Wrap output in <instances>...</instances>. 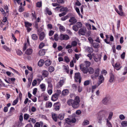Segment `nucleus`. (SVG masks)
Masks as SVG:
<instances>
[{
    "label": "nucleus",
    "instance_id": "38",
    "mask_svg": "<svg viewBox=\"0 0 127 127\" xmlns=\"http://www.w3.org/2000/svg\"><path fill=\"white\" fill-rule=\"evenodd\" d=\"M72 28L73 30L76 32L78 31L79 29L76 25H73L72 27Z\"/></svg>",
    "mask_w": 127,
    "mask_h": 127
},
{
    "label": "nucleus",
    "instance_id": "60",
    "mask_svg": "<svg viewBox=\"0 0 127 127\" xmlns=\"http://www.w3.org/2000/svg\"><path fill=\"white\" fill-rule=\"evenodd\" d=\"M40 124L38 122L36 123L35 124L34 127H40Z\"/></svg>",
    "mask_w": 127,
    "mask_h": 127
},
{
    "label": "nucleus",
    "instance_id": "51",
    "mask_svg": "<svg viewBox=\"0 0 127 127\" xmlns=\"http://www.w3.org/2000/svg\"><path fill=\"white\" fill-rule=\"evenodd\" d=\"M125 118V116L123 114H121L119 116V118L121 120H124Z\"/></svg>",
    "mask_w": 127,
    "mask_h": 127
},
{
    "label": "nucleus",
    "instance_id": "22",
    "mask_svg": "<svg viewBox=\"0 0 127 127\" xmlns=\"http://www.w3.org/2000/svg\"><path fill=\"white\" fill-rule=\"evenodd\" d=\"M58 118V116L56 114L54 113L52 114V118L53 120L55 122L57 121Z\"/></svg>",
    "mask_w": 127,
    "mask_h": 127
},
{
    "label": "nucleus",
    "instance_id": "40",
    "mask_svg": "<svg viewBox=\"0 0 127 127\" xmlns=\"http://www.w3.org/2000/svg\"><path fill=\"white\" fill-rule=\"evenodd\" d=\"M59 30L60 32L62 31H64L65 30V28L63 26H60L59 27Z\"/></svg>",
    "mask_w": 127,
    "mask_h": 127
},
{
    "label": "nucleus",
    "instance_id": "14",
    "mask_svg": "<svg viewBox=\"0 0 127 127\" xmlns=\"http://www.w3.org/2000/svg\"><path fill=\"white\" fill-rule=\"evenodd\" d=\"M45 35L44 32H42L39 34V39L40 41L43 40L44 39Z\"/></svg>",
    "mask_w": 127,
    "mask_h": 127
},
{
    "label": "nucleus",
    "instance_id": "43",
    "mask_svg": "<svg viewBox=\"0 0 127 127\" xmlns=\"http://www.w3.org/2000/svg\"><path fill=\"white\" fill-rule=\"evenodd\" d=\"M38 23L37 21H35V26L34 27L37 30V31L38 32H39V31L38 29Z\"/></svg>",
    "mask_w": 127,
    "mask_h": 127
},
{
    "label": "nucleus",
    "instance_id": "15",
    "mask_svg": "<svg viewBox=\"0 0 127 127\" xmlns=\"http://www.w3.org/2000/svg\"><path fill=\"white\" fill-rule=\"evenodd\" d=\"M42 73V76L44 78L47 77L49 74V72L48 71L46 70L43 71Z\"/></svg>",
    "mask_w": 127,
    "mask_h": 127
},
{
    "label": "nucleus",
    "instance_id": "36",
    "mask_svg": "<svg viewBox=\"0 0 127 127\" xmlns=\"http://www.w3.org/2000/svg\"><path fill=\"white\" fill-rule=\"evenodd\" d=\"M60 10L61 12L64 11V12H66V13L68 11V9L67 7H63L60 9Z\"/></svg>",
    "mask_w": 127,
    "mask_h": 127
},
{
    "label": "nucleus",
    "instance_id": "16",
    "mask_svg": "<svg viewBox=\"0 0 127 127\" xmlns=\"http://www.w3.org/2000/svg\"><path fill=\"white\" fill-rule=\"evenodd\" d=\"M101 55H97V56H96L94 58L95 61L96 62H98L100 61Z\"/></svg>",
    "mask_w": 127,
    "mask_h": 127
},
{
    "label": "nucleus",
    "instance_id": "13",
    "mask_svg": "<svg viewBox=\"0 0 127 127\" xmlns=\"http://www.w3.org/2000/svg\"><path fill=\"white\" fill-rule=\"evenodd\" d=\"M59 96L57 94L55 93L52 95L51 97V100L53 101H55L58 99Z\"/></svg>",
    "mask_w": 127,
    "mask_h": 127
},
{
    "label": "nucleus",
    "instance_id": "20",
    "mask_svg": "<svg viewBox=\"0 0 127 127\" xmlns=\"http://www.w3.org/2000/svg\"><path fill=\"white\" fill-rule=\"evenodd\" d=\"M94 72V70L93 68L90 67L88 68V72L90 74H93Z\"/></svg>",
    "mask_w": 127,
    "mask_h": 127
},
{
    "label": "nucleus",
    "instance_id": "56",
    "mask_svg": "<svg viewBox=\"0 0 127 127\" xmlns=\"http://www.w3.org/2000/svg\"><path fill=\"white\" fill-rule=\"evenodd\" d=\"M107 124L108 126L109 127H112V126L111 124L110 123L109 121L108 120V119H107Z\"/></svg>",
    "mask_w": 127,
    "mask_h": 127
},
{
    "label": "nucleus",
    "instance_id": "37",
    "mask_svg": "<svg viewBox=\"0 0 127 127\" xmlns=\"http://www.w3.org/2000/svg\"><path fill=\"white\" fill-rule=\"evenodd\" d=\"M69 17V15L67 14L66 16L63 17L61 18V20L63 21H64L68 19Z\"/></svg>",
    "mask_w": 127,
    "mask_h": 127
},
{
    "label": "nucleus",
    "instance_id": "21",
    "mask_svg": "<svg viewBox=\"0 0 127 127\" xmlns=\"http://www.w3.org/2000/svg\"><path fill=\"white\" fill-rule=\"evenodd\" d=\"M86 50L88 52L92 53L94 51V50L93 48L91 47H88L86 48Z\"/></svg>",
    "mask_w": 127,
    "mask_h": 127
},
{
    "label": "nucleus",
    "instance_id": "58",
    "mask_svg": "<svg viewBox=\"0 0 127 127\" xmlns=\"http://www.w3.org/2000/svg\"><path fill=\"white\" fill-rule=\"evenodd\" d=\"M102 119L101 117H99L98 118V122L100 124H101V121Z\"/></svg>",
    "mask_w": 127,
    "mask_h": 127
},
{
    "label": "nucleus",
    "instance_id": "23",
    "mask_svg": "<svg viewBox=\"0 0 127 127\" xmlns=\"http://www.w3.org/2000/svg\"><path fill=\"white\" fill-rule=\"evenodd\" d=\"M44 63V61L43 60H40L38 62V65L39 66H41L43 65Z\"/></svg>",
    "mask_w": 127,
    "mask_h": 127
},
{
    "label": "nucleus",
    "instance_id": "62",
    "mask_svg": "<svg viewBox=\"0 0 127 127\" xmlns=\"http://www.w3.org/2000/svg\"><path fill=\"white\" fill-rule=\"evenodd\" d=\"M71 44L72 46H75L77 45V42L75 41H74L72 42Z\"/></svg>",
    "mask_w": 127,
    "mask_h": 127
},
{
    "label": "nucleus",
    "instance_id": "32",
    "mask_svg": "<svg viewBox=\"0 0 127 127\" xmlns=\"http://www.w3.org/2000/svg\"><path fill=\"white\" fill-rule=\"evenodd\" d=\"M3 48L7 52H10L11 51L10 49L5 45H4L2 46Z\"/></svg>",
    "mask_w": 127,
    "mask_h": 127
},
{
    "label": "nucleus",
    "instance_id": "31",
    "mask_svg": "<svg viewBox=\"0 0 127 127\" xmlns=\"http://www.w3.org/2000/svg\"><path fill=\"white\" fill-rule=\"evenodd\" d=\"M55 70L54 67L53 66H50L48 68V70L50 72H53Z\"/></svg>",
    "mask_w": 127,
    "mask_h": 127
},
{
    "label": "nucleus",
    "instance_id": "54",
    "mask_svg": "<svg viewBox=\"0 0 127 127\" xmlns=\"http://www.w3.org/2000/svg\"><path fill=\"white\" fill-rule=\"evenodd\" d=\"M29 115L27 114H25L24 115V119L25 120H27L29 118Z\"/></svg>",
    "mask_w": 127,
    "mask_h": 127
},
{
    "label": "nucleus",
    "instance_id": "17",
    "mask_svg": "<svg viewBox=\"0 0 127 127\" xmlns=\"http://www.w3.org/2000/svg\"><path fill=\"white\" fill-rule=\"evenodd\" d=\"M32 49L31 48L28 49L26 51L25 53L27 55H30L32 53Z\"/></svg>",
    "mask_w": 127,
    "mask_h": 127
},
{
    "label": "nucleus",
    "instance_id": "28",
    "mask_svg": "<svg viewBox=\"0 0 127 127\" xmlns=\"http://www.w3.org/2000/svg\"><path fill=\"white\" fill-rule=\"evenodd\" d=\"M32 39L36 40L38 39V36L36 34H33L32 35Z\"/></svg>",
    "mask_w": 127,
    "mask_h": 127
},
{
    "label": "nucleus",
    "instance_id": "9",
    "mask_svg": "<svg viewBox=\"0 0 127 127\" xmlns=\"http://www.w3.org/2000/svg\"><path fill=\"white\" fill-rule=\"evenodd\" d=\"M98 79V81L97 84L98 86H99L101 83L104 82V79L103 75H100L99 76Z\"/></svg>",
    "mask_w": 127,
    "mask_h": 127
},
{
    "label": "nucleus",
    "instance_id": "44",
    "mask_svg": "<svg viewBox=\"0 0 127 127\" xmlns=\"http://www.w3.org/2000/svg\"><path fill=\"white\" fill-rule=\"evenodd\" d=\"M76 25L79 28H81L82 26V24L80 22H77Z\"/></svg>",
    "mask_w": 127,
    "mask_h": 127
},
{
    "label": "nucleus",
    "instance_id": "63",
    "mask_svg": "<svg viewBox=\"0 0 127 127\" xmlns=\"http://www.w3.org/2000/svg\"><path fill=\"white\" fill-rule=\"evenodd\" d=\"M54 32L53 31L51 30L49 31V36H52L54 34Z\"/></svg>",
    "mask_w": 127,
    "mask_h": 127
},
{
    "label": "nucleus",
    "instance_id": "53",
    "mask_svg": "<svg viewBox=\"0 0 127 127\" xmlns=\"http://www.w3.org/2000/svg\"><path fill=\"white\" fill-rule=\"evenodd\" d=\"M90 82L89 80H87L85 81L84 83V85L85 86H87L89 85L90 83Z\"/></svg>",
    "mask_w": 127,
    "mask_h": 127
},
{
    "label": "nucleus",
    "instance_id": "26",
    "mask_svg": "<svg viewBox=\"0 0 127 127\" xmlns=\"http://www.w3.org/2000/svg\"><path fill=\"white\" fill-rule=\"evenodd\" d=\"M115 67L117 68L116 69L117 70H120L122 67L121 66L120 64L119 63H117L115 64Z\"/></svg>",
    "mask_w": 127,
    "mask_h": 127
},
{
    "label": "nucleus",
    "instance_id": "29",
    "mask_svg": "<svg viewBox=\"0 0 127 127\" xmlns=\"http://www.w3.org/2000/svg\"><path fill=\"white\" fill-rule=\"evenodd\" d=\"M45 65L47 66H49L51 64V62L49 60H46L45 62Z\"/></svg>",
    "mask_w": 127,
    "mask_h": 127
},
{
    "label": "nucleus",
    "instance_id": "50",
    "mask_svg": "<svg viewBox=\"0 0 127 127\" xmlns=\"http://www.w3.org/2000/svg\"><path fill=\"white\" fill-rule=\"evenodd\" d=\"M32 79L31 78H28V84L29 86H30L31 85L32 81Z\"/></svg>",
    "mask_w": 127,
    "mask_h": 127
},
{
    "label": "nucleus",
    "instance_id": "57",
    "mask_svg": "<svg viewBox=\"0 0 127 127\" xmlns=\"http://www.w3.org/2000/svg\"><path fill=\"white\" fill-rule=\"evenodd\" d=\"M17 53L18 55H21L22 54V51L20 50H18L17 51Z\"/></svg>",
    "mask_w": 127,
    "mask_h": 127
},
{
    "label": "nucleus",
    "instance_id": "47",
    "mask_svg": "<svg viewBox=\"0 0 127 127\" xmlns=\"http://www.w3.org/2000/svg\"><path fill=\"white\" fill-rule=\"evenodd\" d=\"M66 122L68 124L70 125L71 123V119L69 118H67L66 119Z\"/></svg>",
    "mask_w": 127,
    "mask_h": 127
},
{
    "label": "nucleus",
    "instance_id": "6",
    "mask_svg": "<svg viewBox=\"0 0 127 127\" xmlns=\"http://www.w3.org/2000/svg\"><path fill=\"white\" fill-rule=\"evenodd\" d=\"M80 67L81 70L84 74H87L88 72V68L86 66L84 67L82 64L80 65Z\"/></svg>",
    "mask_w": 127,
    "mask_h": 127
},
{
    "label": "nucleus",
    "instance_id": "8",
    "mask_svg": "<svg viewBox=\"0 0 127 127\" xmlns=\"http://www.w3.org/2000/svg\"><path fill=\"white\" fill-rule=\"evenodd\" d=\"M69 38V37L67 35L61 34L60 35L59 39L61 40H67Z\"/></svg>",
    "mask_w": 127,
    "mask_h": 127
},
{
    "label": "nucleus",
    "instance_id": "4",
    "mask_svg": "<svg viewBox=\"0 0 127 127\" xmlns=\"http://www.w3.org/2000/svg\"><path fill=\"white\" fill-rule=\"evenodd\" d=\"M75 81L76 82H79V83L81 82V78L80 77V74L79 73H75L74 76Z\"/></svg>",
    "mask_w": 127,
    "mask_h": 127
},
{
    "label": "nucleus",
    "instance_id": "18",
    "mask_svg": "<svg viewBox=\"0 0 127 127\" xmlns=\"http://www.w3.org/2000/svg\"><path fill=\"white\" fill-rule=\"evenodd\" d=\"M86 31V29H80L79 31V33L82 35H84Z\"/></svg>",
    "mask_w": 127,
    "mask_h": 127
},
{
    "label": "nucleus",
    "instance_id": "11",
    "mask_svg": "<svg viewBox=\"0 0 127 127\" xmlns=\"http://www.w3.org/2000/svg\"><path fill=\"white\" fill-rule=\"evenodd\" d=\"M107 113L106 111L105 110H101L99 113V115L102 117H105V115Z\"/></svg>",
    "mask_w": 127,
    "mask_h": 127
},
{
    "label": "nucleus",
    "instance_id": "35",
    "mask_svg": "<svg viewBox=\"0 0 127 127\" xmlns=\"http://www.w3.org/2000/svg\"><path fill=\"white\" fill-rule=\"evenodd\" d=\"M85 66L87 67H88L90 66L91 63L88 61H85L84 62Z\"/></svg>",
    "mask_w": 127,
    "mask_h": 127
},
{
    "label": "nucleus",
    "instance_id": "46",
    "mask_svg": "<svg viewBox=\"0 0 127 127\" xmlns=\"http://www.w3.org/2000/svg\"><path fill=\"white\" fill-rule=\"evenodd\" d=\"M121 125L123 127L127 126V121H122L121 123Z\"/></svg>",
    "mask_w": 127,
    "mask_h": 127
},
{
    "label": "nucleus",
    "instance_id": "52",
    "mask_svg": "<svg viewBox=\"0 0 127 127\" xmlns=\"http://www.w3.org/2000/svg\"><path fill=\"white\" fill-rule=\"evenodd\" d=\"M44 46L45 44L43 42H41L40 43L39 46V49H41Z\"/></svg>",
    "mask_w": 127,
    "mask_h": 127
},
{
    "label": "nucleus",
    "instance_id": "30",
    "mask_svg": "<svg viewBox=\"0 0 127 127\" xmlns=\"http://www.w3.org/2000/svg\"><path fill=\"white\" fill-rule=\"evenodd\" d=\"M64 114H61L58 116V118L60 120H63L64 118Z\"/></svg>",
    "mask_w": 127,
    "mask_h": 127
},
{
    "label": "nucleus",
    "instance_id": "1",
    "mask_svg": "<svg viewBox=\"0 0 127 127\" xmlns=\"http://www.w3.org/2000/svg\"><path fill=\"white\" fill-rule=\"evenodd\" d=\"M80 102V99L78 96H76L74 99H69L67 102V103L69 105H71L74 108H77L79 106Z\"/></svg>",
    "mask_w": 127,
    "mask_h": 127
},
{
    "label": "nucleus",
    "instance_id": "12",
    "mask_svg": "<svg viewBox=\"0 0 127 127\" xmlns=\"http://www.w3.org/2000/svg\"><path fill=\"white\" fill-rule=\"evenodd\" d=\"M69 22L71 23V24H74L76 23L77 20L76 19L73 17H70L69 20Z\"/></svg>",
    "mask_w": 127,
    "mask_h": 127
},
{
    "label": "nucleus",
    "instance_id": "34",
    "mask_svg": "<svg viewBox=\"0 0 127 127\" xmlns=\"http://www.w3.org/2000/svg\"><path fill=\"white\" fill-rule=\"evenodd\" d=\"M63 68L64 70H65V71L68 73L69 72V70L68 69V67L67 66H66L65 65H64L63 66Z\"/></svg>",
    "mask_w": 127,
    "mask_h": 127
},
{
    "label": "nucleus",
    "instance_id": "27",
    "mask_svg": "<svg viewBox=\"0 0 127 127\" xmlns=\"http://www.w3.org/2000/svg\"><path fill=\"white\" fill-rule=\"evenodd\" d=\"M25 26L27 28L31 27L32 25V23H29L28 22H25Z\"/></svg>",
    "mask_w": 127,
    "mask_h": 127
},
{
    "label": "nucleus",
    "instance_id": "59",
    "mask_svg": "<svg viewBox=\"0 0 127 127\" xmlns=\"http://www.w3.org/2000/svg\"><path fill=\"white\" fill-rule=\"evenodd\" d=\"M66 14V12H64L61 13L59 14V16L60 17H61L62 16H63L65 15Z\"/></svg>",
    "mask_w": 127,
    "mask_h": 127
},
{
    "label": "nucleus",
    "instance_id": "39",
    "mask_svg": "<svg viewBox=\"0 0 127 127\" xmlns=\"http://www.w3.org/2000/svg\"><path fill=\"white\" fill-rule=\"evenodd\" d=\"M40 87L42 89V91H44L45 90V84H42L40 85Z\"/></svg>",
    "mask_w": 127,
    "mask_h": 127
},
{
    "label": "nucleus",
    "instance_id": "5",
    "mask_svg": "<svg viewBox=\"0 0 127 127\" xmlns=\"http://www.w3.org/2000/svg\"><path fill=\"white\" fill-rule=\"evenodd\" d=\"M65 79L63 77H61L59 82L57 84V87L59 88L61 87L65 82Z\"/></svg>",
    "mask_w": 127,
    "mask_h": 127
},
{
    "label": "nucleus",
    "instance_id": "61",
    "mask_svg": "<svg viewBox=\"0 0 127 127\" xmlns=\"http://www.w3.org/2000/svg\"><path fill=\"white\" fill-rule=\"evenodd\" d=\"M88 40L90 41V42L92 44L93 43V40L91 37H89L88 38Z\"/></svg>",
    "mask_w": 127,
    "mask_h": 127
},
{
    "label": "nucleus",
    "instance_id": "7",
    "mask_svg": "<svg viewBox=\"0 0 127 127\" xmlns=\"http://www.w3.org/2000/svg\"><path fill=\"white\" fill-rule=\"evenodd\" d=\"M99 69L97 68L95 70L93 75L91 76V78L92 79H94L95 78H96L98 77L99 74Z\"/></svg>",
    "mask_w": 127,
    "mask_h": 127
},
{
    "label": "nucleus",
    "instance_id": "48",
    "mask_svg": "<svg viewBox=\"0 0 127 127\" xmlns=\"http://www.w3.org/2000/svg\"><path fill=\"white\" fill-rule=\"evenodd\" d=\"M37 7H40L42 6V2H38L36 3Z\"/></svg>",
    "mask_w": 127,
    "mask_h": 127
},
{
    "label": "nucleus",
    "instance_id": "2",
    "mask_svg": "<svg viewBox=\"0 0 127 127\" xmlns=\"http://www.w3.org/2000/svg\"><path fill=\"white\" fill-rule=\"evenodd\" d=\"M115 10L121 16H124L125 14L123 12L122 9V6L121 5H119L118 6V8L120 11L118 10V9L114 6Z\"/></svg>",
    "mask_w": 127,
    "mask_h": 127
},
{
    "label": "nucleus",
    "instance_id": "42",
    "mask_svg": "<svg viewBox=\"0 0 127 127\" xmlns=\"http://www.w3.org/2000/svg\"><path fill=\"white\" fill-rule=\"evenodd\" d=\"M113 113L112 112H111L109 113V116L108 117V119L110 120L111 119L113 115Z\"/></svg>",
    "mask_w": 127,
    "mask_h": 127
},
{
    "label": "nucleus",
    "instance_id": "49",
    "mask_svg": "<svg viewBox=\"0 0 127 127\" xmlns=\"http://www.w3.org/2000/svg\"><path fill=\"white\" fill-rule=\"evenodd\" d=\"M64 60L66 62L68 63L69 62L70 60L68 57L66 56H65L64 58Z\"/></svg>",
    "mask_w": 127,
    "mask_h": 127
},
{
    "label": "nucleus",
    "instance_id": "10",
    "mask_svg": "<svg viewBox=\"0 0 127 127\" xmlns=\"http://www.w3.org/2000/svg\"><path fill=\"white\" fill-rule=\"evenodd\" d=\"M60 105V103L59 102L55 103L53 105L54 109L56 111L59 110Z\"/></svg>",
    "mask_w": 127,
    "mask_h": 127
},
{
    "label": "nucleus",
    "instance_id": "33",
    "mask_svg": "<svg viewBox=\"0 0 127 127\" xmlns=\"http://www.w3.org/2000/svg\"><path fill=\"white\" fill-rule=\"evenodd\" d=\"M89 122L87 120H85L83 122L82 125L83 126H85L89 124Z\"/></svg>",
    "mask_w": 127,
    "mask_h": 127
},
{
    "label": "nucleus",
    "instance_id": "19",
    "mask_svg": "<svg viewBox=\"0 0 127 127\" xmlns=\"http://www.w3.org/2000/svg\"><path fill=\"white\" fill-rule=\"evenodd\" d=\"M110 77L109 80V82L112 83L114 79V76L113 74L111 73L110 75Z\"/></svg>",
    "mask_w": 127,
    "mask_h": 127
},
{
    "label": "nucleus",
    "instance_id": "45",
    "mask_svg": "<svg viewBox=\"0 0 127 127\" xmlns=\"http://www.w3.org/2000/svg\"><path fill=\"white\" fill-rule=\"evenodd\" d=\"M46 11L49 15H51L52 14V13L50 10H49V9L48 7L46 8Z\"/></svg>",
    "mask_w": 127,
    "mask_h": 127
},
{
    "label": "nucleus",
    "instance_id": "25",
    "mask_svg": "<svg viewBox=\"0 0 127 127\" xmlns=\"http://www.w3.org/2000/svg\"><path fill=\"white\" fill-rule=\"evenodd\" d=\"M92 44L93 46L95 48H98L99 47V45L97 43H93Z\"/></svg>",
    "mask_w": 127,
    "mask_h": 127
},
{
    "label": "nucleus",
    "instance_id": "41",
    "mask_svg": "<svg viewBox=\"0 0 127 127\" xmlns=\"http://www.w3.org/2000/svg\"><path fill=\"white\" fill-rule=\"evenodd\" d=\"M68 91L67 89H66L63 91L62 92V94L64 95H65L68 93Z\"/></svg>",
    "mask_w": 127,
    "mask_h": 127
},
{
    "label": "nucleus",
    "instance_id": "64",
    "mask_svg": "<svg viewBox=\"0 0 127 127\" xmlns=\"http://www.w3.org/2000/svg\"><path fill=\"white\" fill-rule=\"evenodd\" d=\"M78 90L79 92L80 93L81 92L82 90V87L80 86H79L78 87Z\"/></svg>",
    "mask_w": 127,
    "mask_h": 127
},
{
    "label": "nucleus",
    "instance_id": "3",
    "mask_svg": "<svg viewBox=\"0 0 127 127\" xmlns=\"http://www.w3.org/2000/svg\"><path fill=\"white\" fill-rule=\"evenodd\" d=\"M102 103L104 105H108L109 104L110 102V99L108 96H106L103 98L102 101Z\"/></svg>",
    "mask_w": 127,
    "mask_h": 127
},
{
    "label": "nucleus",
    "instance_id": "55",
    "mask_svg": "<svg viewBox=\"0 0 127 127\" xmlns=\"http://www.w3.org/2000/svg\"><path fill=\"white\" fill-rule=\"evenodd\" d=\"M54 38L55 40L56 41H58L59 40V37L58 35L57 34H56L54 35Z\"/></svg>",
    "mask_w": 127,
    "mask_h": 127
},
{
    "label": "nucleus",
    "instance_id": "24",
    "mask_svg": "<svg viewBox=\"0 0 127 127\" xmlns=\"http://www.w3.org/2000/svg\"><path fill=\"white\" fill-rule=\"evenodd\" d=\"M45 54V51L44 49H42L40 50L38 53L40 56L44 55Z\"/></svg>",
    "mask_w": 127,
    "mask_h": 127
}]
</instances>
